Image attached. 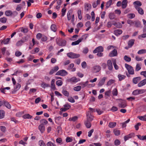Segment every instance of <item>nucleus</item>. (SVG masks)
Wrapping results in <instances>:
<instances>
[{
	"label": "nucleus",
	"mask_w": 146,
	"mask_h": 146,
	"mask_svg": "<svg viewBox=\"0 0 146 146\" xmlns=\"http://www.w3.org/2000/svg\"><path fill=\"white\" fill-rule=\"evenodd\" d=\"M135 134L134 133H131L128 135H125L124 137V139L125 141L129 139L134 137L135 136Z\"/></svg>",
	"instance_id": "7"
},
{
	"label": "nucleus",
	"mask_w": 146,
	"mask_h": 146,
	"mask_svg": "<svg viewBox=\"0 0 146 146\" xmlns=\"http://www.w3.org/2000/svg\"><path fill=\"white\" fill-rule=\"evenodd\" d=\"M13 12L11 11L7 10L5 12V14L7 16H9L12 15Z\"/></svg>",
	"instance_id": "31"
},
{
	"label": "nucleus",
	"mask_w": 146,
	"mask_h": 146,
	"mask_svg": "<svg viewBox=\"0 0 146 146\" xmlns=\"http://www.w3.org/2000/svg\"><path fill=\"white\" fill-rule=\"evenodd\" d=\"M87 120L90 121H92L93 119L94 116L91 114L89 111L86 113Z\"/></svg>",
	"instance_id": "6"
},
{
	"label": "nucleus",
	"mask_w": 146,
	"mask_h": 146,
	"mask_svg": "<svg viewBox=\"0 0 146 146\" xmlns=\"http://www.w3.org/2000/svg\"><path fill=\"white\" fill-rule=\"evenodd\" d=\"M124 60L127 62H130L131 60V58L128 56L127 55H125L124 56Z\"/></svg>",
	"instance_id": "41"
},
{
	"label": "nucleus",
	"mask_w": 146,
	"mask_h": 146,
	"mask_svg": "<svg viewBox=\"0 0 146 146\" xmlns=\"http://www.w3.org/2000/svg\"><path fill=\"white\" fill-rule=\"evenodd\" d=\"M146 37V33H143L142 35H139L138 36L139 39H141V38H145Z\"/></svg>",
	"instance_id": "61"
},
{
	"label": "nucleus",
	"mask_w": 146,
	"mask_h": 146,
	"mask_svg": "<svg viewBox=\"0 0 146 146\" xmlns=\"http://www.w3.org/2000/svg\"><path fill=\"white\" fill-rule=\"evenodd\" d=\"M135 21H133L130 19H128L127 21V23L129 24L131 26H133L134 25Z\"/></svg>",
	"instance_id": "40"
},
{
	"label": "nucleus",
	"mask_w": 146,
	"mask_h": 146,
	"mask_svg": "<svg viewBox=\"0 0 146 146\" xmlns=\"http://www.w3.org/2000/svg\"><path fill=\"white\" fill-rule=\"evenodd\" d=\"M127 3L128 1L127 0H123L121 3L122 8H125L127 6Z\"/></svg>",
	"instance_id": "18"
},
{
	"label": "nucleus",
	"mask_w": 146,
	"mask_h": 146,
	"mask_svg": "<svg viewBox=\"0 0 146 146\" xmlns=\"http://www.w3.org/2000/svg\"><path fill=\"white\" fill-rule=\"evenodd\" d=\"M135 7L139 14L141 15H143L144 14V11L142 8L137 6H135Z\"/></svg>",
	"instance_id": "11"
},
{
	"label": "nucleus",
	"mask_w": 146,
	"mask_h": 146,
	"mask_svg": "<svg viewBox=\"0 0 146 146\" xmlns=\"http://www.w3.org/2000/svg\"><path fill=\"white\" fill-rule=\"evenodd\" d=\"M81 89V86H78L76 87H75L74 88V91H80Z\"/></svg>",
	"instance_id": "48"
},
{
	"label": "nucleus",
	"mask_w": 146,
	"mask_h": 146,
	"mask_svg": "<svg viewBox=\"0 0 146 146\" xmlns=\"http://www.w3.org/2000/svg\"><path fill=\"white\" fill-rule=\"evenodd\" d=\"M51 30L54 32H56L57 30L56 26L54 24H52L50 27Z\"/></svg>",
	"instance_id": "28"
},
{
	"label": "nucleus",
	"mask_w": 146,
	"mask_h": 146,
	"mask_svg": "<svg viewBox=\"0 0 146 146\" xmlns=\"http://www.w3.org/2000/svg\"><path fill=\"white\" fill-rule=\"evenodd\" d=\"M93 71L94 72L97 73L99 72L101 69V67L99 65H96L93 67Z\"/></svg>",
	"instance_id": "9"
},
{
	"label": "nucleus",
	"mask_w": 146,
	"mask_h": 146,
	"mask_svg": "<svg viewBox=\"0 0 146 146\" xmlns=\"http://www.w3.org/2000/svg\"><path fill=\"white\" fill-rule=\"evenodd\" d=\"M116 125V123L115 122H110L109 124V127L110 128H113Z\"/></svg>",
	"instance_id": "35"
},
{
	"label": "nucleus",
	"mask_w": 146,
	"mask_h": 146,
	"mask_svg": "<svg viewBox=\"0 0 146 146\" xmlns=\"http://www.w3.org/2000/svg\"><path fill=\"white\" fill-rule=\"evenodd\" d=\"M106 78L104 77L103 78L98 84V86H102L105 82Z\"/></svg>",
	"instance_id": "15"
},
{
	"label": "nucleus",
	"mask_w": 146,
	"mask_h": 146,
	"mask_svg": "<svg viewBox=\"0 0 146 146\" xmlns=\"http://www.w3.org/2000/svg\"><path fill=\"white\" fill-rule=\"evenodd\" d=\"M115 81L113 80H110L108 81L107 83V85L108 86H110L112 84L114 83Z\"/></svg>",
	"instance_id": "53"
},
{
	"label": "nucleus",
	"mask_w": 146,
	"mask_h": 146,
	"mask_svg": "<svg viewBox=\"0 0 146 146\" xmlns=\"http://www.w3.org/2000/svg\"><path fill=\"white\" fill-rule=\"evenodd\" d=\"M64 107L66 108L67 110L69 109L71 107V106L68 103H66L64 105Z\"/></svg>",
	"instance_id": "63"
},
{
	"label": "nucleus",
	"mask_w": 146,
	"mask_h": 146,
	"mask_svg": "<svg viewBox=\"0 0 146 146\" xmlns=\"http://www.w3.org/2000/svg\"><path fill=\"white\" fill-rule=\"evenodd\" d=\"M23 43L22 42V41L20 40L18 41L16 43V45L17 46H21Z\"/></svg>",
	"instance_id": "57"
},
{
	"label": "nucleus",
	"mask_w": 146,
	"mask_h": 146,
	"mask_svg": "<svg viewBox=\"0 0 146 146\" xmlns=\"http://www.w3.org/2000/svg\"><path fill=\"white\" fill-rule=\"evenodd\" d=\"M135 41V40L134 39H131L128 41V44L129 48L132 47Z\"/></svg>",
	"instance_id": "17"
},
{
	"label": "nucleus",
	"mask_w": 146,
	"mask_h": 146,
	"mask_svg": "<svg viewBox=\"0 0 146 146\" xmlns=\"http://www.w3.org/2000/svg\"><path fill=\"white\" fill-rule=\"evenodd\" d=\"M126 76H125L123 75H121L120 74H119L118 75V78H119V80L120 81H121L124 79Z\"/></svg>",
	"instance_id": "24"
},
{
	"label": "nucleus",
	"mask_w": 146,
	"mask_h": 146,
	"mask_svg": "<svg viewBox=\"0 0 146 146\" xmlns=\"http://www.w3.org/2000/svg\"><path fill=\"white\" fill-rule=\"evenodd\" d=\"M112 25H114L115 27L119 28H121L122 27V25L119 22L115 23L112 24Z\"/></svg>",
	"instance_id": "25"
},
{
	"label": "nucleus",
	"mask_w": 146,
	"mask_h": 146,
	"mask_svg": "<svg viewBox=\"0 0 146 146\" xmlns=\"http://www.w3.org/2000/svg\"><path fill=\"white\" fill-rule=\"evenodd\" d=\"M39 50V48H36L34 50L31 51V53L32 54H35L36 53L38 52Z\"/></svg>",
	"instance_id": "42"
},
{
	"label": "nucleus",
	"mask_w": 146,
	"mask_h": 146,
	"mask_svg": "<svg viewBox=\"0 0 146 146\" xmlns=\"http://www.w3.org/2000/svg\"><path fill=\"white\" fill-rule=\"evenodd\" d=\"M138 118H139V119L141 120L146 121V118L145 117V116H138Z\"/></svg>",
	"instance_id": "59"
},
{
	"label": "nucleus",
	"mask_w": 146,
	"mask_h": 146,
	"mask_svg": "<svg viewBox=\"0 0 146 146\" xmlns=\"http://www.w3.org/2000/svg\"><path fill=\"white\" fill-rule=\"evenodd\" d=\"M21 87V86L20 84L19 83L17 84L14 87V90L15 91H17L20 89Z\"/></svg>",
	"instance_id": "46"
},
{
	"label": "nucleus",
	"mask_w": 146,
	"mask_h": 146,
	"mask_svg": "<svg viewBox=\"0 0 146 146\" xmlns=\"http://www.w3.org/2000/svg\"><path fill=\"white\" fill-rule=\"evenodd\" d=\"M56 84L58 86H61L62 84V82L60 80H58L56 82Z\"/></svg>",
	"instance_id": "52"
},
{
	"label": "nucleus",
	"mask_w": 146,
	"mask_h": 146,
	"mask_svg": "<svg viewBox=\"0 0 146 146\" xmlns=\"http://www.w3.org/2000/svg\"><path fill=\"white\" fill-rule=\"evenodd\" d=\"M134 26L136 27H141V22L138 20L135 21Z\"/></svg>",
	"instance_id": "22"
},
{
	"label": "nucleus",
	"mask_w": 146,
	"mask_h": 146,
	"mask_svg": "<svg viewBox=\"0 0 146 146\" xmlns=\"http://www.w3.org/2000/svg\"><path fill=\"white\" fill-rule=\"evenodd\" d=\"M117 89L115 88L113 90L112 94L113 95L117 96Z\"/></svg>",
	"instance_id": "56"
},
{
	"label": "nucleus",
	"mask_w": 146,
	"mask_h": 146,
	"mask_svg": "<svg viewBox=\"0 0 146 146\" xmlns=\"http://www.w3.org/2000/svg\"><path fill=\"white\" fill-rule=\"evenodd\" d=\"M146 84V78L143 80L140 81L138 84L137 86L139 87H140L144 86Z\"/></svg>",
	"instance_id": "14"
},
{
	"label": "nucleus",
	"mask_w": 146,
	"mask_h": 146,
	"mask_svg": "<svg viewBox=\"0 0 146 146\" xmlns=\"http://www.w3.org/2000/svg\"><path fill=\"white\" fill-rule=\"evenodd\" d=\"M141 64H137L135 68V71H138L141 68Z\"/></svg>",
	"instance_id": "30"
},
{
	"label": "nucleus",
	"mask_w": 146,
	"mask_h": 146,
	"mask_svg": "<svg viewBox=\"0 0 146 146\" xmlns=\"http://www.w3.org/2000/svg\"><path fill=\"white\" fill-rule=\"evenodd\" d=\"M117 50L116 49H114L113 51L110 52L109 54V56L110 57H113L116 56L117 55Z\"/></svg>",
	"instance_id": "10"
},
{
	"label": "nucleus",
	"mask_w": 146,
	"mask_h": 146,
	"mask_svg": "<svg viewBox=\"0 0 146 146\" xmlns=\"http://www.w3.org/2000/svg\"><path fill=\"white\" fill-rule=\"evenodd\" d=\"M141 80V78L139 76L134 78L133 79V82L135 84H136Z\"/></svg>",
	"instance_id": "16"
},
{
	"label": "nucleus",
	"mask_w": 146,
	"mask_h": 146,
	"mask_svg": "<svg viewBox=\"0 0 146 146\" xmlns=\"http://www.w3.org/2000/svg\"><path fill=\"white\" fill-rule=\"evenodd\" d=\"M5 115V112L3 110H0V119L3 118Z\"/></svg>",
	"instance_id": "47"
},
{
	"label": "nucleus",
	"mask_w": 146,
	"mask_h": 146,
	"mask_svg": "<svg viewBox=\"0 0 146 146\" xmlns=\"http://www.w3.org/2000/svg\"><path fill=\"white\" fill-rule=\"evenodd\" d=\"M33 116L30 115L29 114H25L23 116V117L25 119H31L32 117Z\"/></svg>",
	"instance_id": "29"
},
{
	"label": "nucleus",
	"mask_w": 146,
	"mask_h": 146,
	"mask_svg": "<svg viewBox=\"0 0 146 146\" xmlns=\"http://www.w3.org/2000/svg\"><path fill=\"white\" fill-rule=\"evenodd\" d=\"M62 92L63 94L66 96L68 97L69 95V92L64 90H62Z\"/></svg>",
	"instance_id": "39"
},
{
	"label": "nucleus",
	"mask_w": 146,
	"mask_h": 146,
	"mask_svg": "<svg viewBox=\"0 0 146 146\" xmlns=\"http://www.w3.org/2000/svg\"><path fill=\"white\" fill-rule=\"evenodd\" d=\"M78 18L80 20L82 19V16H81V11L80 10H79L78 11Z\"/></svg>",
	"instance_id": "50"
},
{
	"label": "nucleus",
	"mask_w": 146,
	"mask_h": 146,
	"mask_svg": "<svg viewBox=\"0 0 146 146\" xmlns=\"http://www.w3.org/2000/svg\"><path fill=\"white\" fill-rule=\"evenodd\" d=\"M67 55L68 57L71 58H77L80 56L79 54L74 53L72 52L68 53Z\"/></svg>",
	"instance_id": "3"
},
{
	"label": "nucleus",
	"mask_w": 146,
	"mask_h": 146,
	"mask_svg": "<svg viewBox=\"0 0 146 146\" xmlns=\"http://www.w3.org/2000/svg\"><path fill=\"white\" fill-rule=\"evenodd\" d=\"M125 66L129 74L133 75L134 74V70L132 66L126 63L125 64Z\"/></svg>",
	"instance_id": "2"
},
{
	"label": "nucleus",
	"mask_w": 146,
	"mask_h": 146,
	"mask_svg": "<svg viewBox=\"0 0 146 146\" xmlns=\"http://www.w3.org/2000/svg\"><path fill=\"white\" fill-rule=\"evenodd\" d=\"M38 128L40 131L42 133L44 131L45 127L44 125L40 124L38 127Z\"/></svg>",
	"instance_id": "32"
},
{
	"label": "nucleus",
	"mask_w": 146,
	"mask_h": 146,
	"mask_svg": "<svg viewBox=\"0 0 146 146\" xmlns=\"http://www.w3.org/2000/svg\"><path fill=\"white\" fill-rule=\"evenodd\" d=\"M90 121L86 120L84 122L85 125L88 128H90L91 126V124Z\"/></svg>",
	"instance_id": "23"
},
{
	"label": "nucleus",
	"mask_w": 146,
	"mask_h": 146,
	"mask_svg": "<svg viewBox=\"0 0 146 146\" xmlns=\"http://www.w3.org/2000/svg\"><path fill=\"white\" fill-rule=\"evenodd\" d=\"M133 4L135 5L134 6H137L139 7V6H140L142 5V3L141 2L139 1H135L133 3Z\"/></svg>",
	"instance_id": "38"
},
{
	"label": "nucleus",
	"mask_w": 146,
	"mask_h": 146,
	"mask_svg": "<svg viewBox=\"0 0 146 146\" xmlns=\"http://www.w3.org/2000/svg\"><path fill=\"white\" fill-rule=\"evenodd\" d=\"M112 2V0H110L107 2L106 4V8H108L111 5Z\"/></svg>",
	"instance_id": "55"
},
{
	"label": "nucleus",
	"mask_w": 146,
	"mask_h": 146,
	"mask_svg": "<svg viewBox=\"0 0 146 146\" xmlns=\"http://www.w3.org/2000/svg\"><path fill=\"white\" fill-rule=\"evenodd\" d=\"M127 17L129 19H132L135 18V15L133 13L129 14L127 15Z\"/></svg>",
	"instance_id": "37"
},
{
	"label": "nucleus",
	"mask_w": 146,
	"mask_h": 146,
	"mask_svg": "<svg viewBox=\"0 0 146 146\" xmlns=\"http://www.w3.org/2000/svg\"><path fill=\"white\" fill-rule=\"evenodd\" d=\"M56 42L57 44L59 46H65L66 43V40L58 38L56 39Z\"/></svg>",
	"instance_id": "1"
},
{
	"label": "nucleus",
	"mask_w": 146,
	"mask_h": 146,
	"mask_svg": "<svg viewBox=\"0 0 146 146\" xmlns=\"http://www.w3.org/2000/svg\"><path fill=\"white\" fill-rule=\"evenodd\" d=\"M146 53V50L142 49L139 50L137 52V54H142Z\"/></svg>",
	"instance_id": "43"
},
{
	"label": "nucleus",
	"mask_w": 146,
	"mask_h": 146,
	"mask_svg": "<svg viewBox=\"0 0 146 146\" xmlns=\"http://www.w3.org/2000/svg\"><path fill=\"white\" fill-rule=\"evenodd\" d=\"M66 141L67 143L72 142L73 140L72 139L69 137H67L66 139Z\"/></svg>",
	"instance_id": "64"
},
{
	"label": "nucleus",
	"mask_w": 146,
	"mask_h": 146,
	"mask_svg": "<svg viewBox=\"0 0 146 146\" xmlns=\"http://www.w3.org/2000/svg\"><path fill=\"white\" fill-rule=\"evenodd\" d=\"M137 136L138 137V138L140 140L143 141L145 140L146 141L145 135H143L141 136L140 135H137Z\"/></svg>",
	"instance_id": "26"
},
{
	"label": "nucleus",
	"mask_w": 146,
	"mask_h": 146,
	"mask_svg": "<svg viewBox=\"0 0 146 146\" xmlns=\"http://www.w3.org/2000/svg\"><path fill=\"white\" fill-rule=\"evenodd\" d=\"M56 142L57 143L61 144L62 143V139L61 138H58L56 139Z\"/></svg>",
	"instance_id": "54"
},
{
	"label": "nucleus",
	"mask_w": 146,
	"mask_h": 146,
	"mask_svg": "<svg viewBox=\"0 0 146 146\" xmlns=\"http://www.w3.org/2000/svg\"><path fill=\"white\" fill-rule=\"evenodd\" d=\"M10 39V38H9L6 39H4L3 40H0V42H1V44H9Z\"/></svg>",
	"instance_id": "12"
},
{
	"label": "nucleus",
	"mask_w": 146,
	"mask_h": 146,
	"mask_svg": "<svg viewBox=\"0 0 146 146\" xmlns=\"http://www.w3.org/2000/svg\"><path fill=\"white\" fill-rule=\"evenodd\" d=\"M139 94H142L146 91L145 89H138Z\"/></svg>",
	"instance_id": "62"
},
{
	"label": "nucleus",
	"mask_w": 146,
	"mask_h": 146,
	"mask_svg": "<svg viewBox=\"0 0 146 146\" xmlns=\"http://www.w3.org/2000/svg\"><path fill=\"white\" fill-rule=\"evenodd\" d=\"M122 33V30L119 29L116 30L114 31V33L117 36L121 34Z\"/></svg>",
	"instance_id": "20"
},
{
	"label": "nucleus",
	"mask_w": 146,
	"mask_h": 146,
	"mask_svg": "<svg viewBox=\"0 0 146 146\" xmlns=\"http://www.w3.org/2000/svg\"><path fill=\"white\" fill-rule=\"evenodd\" d=\"M85 36V35H83L80 38L78 39L77 41L72 42L71 44L72 46L78 44L79 43L82 42L84 39V37Z\"/></svg>",
	"instance_id": "5"
},
{
	"label": "nucleus",
	"mask_w": 146,
	"mask_h": 146,
	"mask_svg": "<svg viewBox=\"0 0 146 146\" xmlns=\"http://www.w3.org/2000/svg\"><path fill=\"white\" fill-rule=\"evenodd\" d=\"M3 104H4L5 106L7 107L8 109H10L11 108V106L10 104H9L8 102H6L5 101L4 102H3Z\"/></svg>",
	"instance_id": "44"
},
{
	"label": "nucleus",
	"mask_w": 146,
	"mask_h": 146,
	"mask_svg": "<svg viewBox=\"0 0 146 146\" xmlns=\"http://www.w3.org/2000/svg\"><path fill=\"white\" fill-rule=\"evenodd\" d=\"M40 122L41 124H42L43 125H44L46 124L48 122V121L44 119H42L40 121Z\"/></svg>",
	"instance_id": "45"
},
{
	"label": "nucleus",
	"mask_w": 146,
	"mask_h": 146,
	"mask_svg": "<svg viewBox=\"0 0 146 146\" xmlns=\"http://www.w3.org/2000/svg\"><path fill=\"white\" fill-rule=\"evenodd\" d=\"M127 106L126 103L125 101H122L119 104V106L121 108H125Z\"/></svg>",
	"instance_id": "19"
},
{
	"label": "nucleus",
	"mask_w": 146,
	"mask_h": 146,
	"mask_svg": "<svg viewBox=\"0 0 146 146\" xmlns=\"http://www.w3.org/2000/svg\"><path fill=\"white\" fill-rule=\"evenodd\" d=\"M89 82L88 81H86L85 82H82L80 84L81 85L82 88H84L86 87L88 84Z\"/></svg>",
	"instance_id": "33"
},
{
	"label": "nucleus",
	"mask_w": 146,
	"mask_h": 146,
	"mask_svg": "<svg viewBox=\"0 0 146 146\" xmlns=\"http://www.w3.org/2000/svg\"><path fill=\"white\" fill-rule=\"evenodd\" d=\"M7 19L5 17L0 18V22L2 23H5L7 21Z\"/></svg>",
	"instance_id": "51"
},
{
	"label": "nucleus",
	"mask_w": 146,
	"mask_h": 146,
	"mask_svg": "<svg viewBox=\"0 0 146 146\" xmlns=\"http://www.w3.org/2000/svg\"><path fill=\"white\" fill-rule=\"evenodd\" d=\"M107 65L108 66V69L110 70H111L113 69V66L112 62L111 61L109 60L107 62Z\"/></svg>",
	"instance_id": "13"
},
{
	"label": "nucleus",
	"mask_w": 146,
	"mask_h": 146,
	"mask_svg": "<svg viewBox=\"0 0 146 146\" xmlns=\"http://www.w3.org/2000/svg\"><path fill=\"white\" fill-rule=\"evenodd\" d=\"M104 49L103 47L102 46L98 47L94 50L93 52L94 53H96L99 52H102L103 51Z\"/></svg>",
	"instance_id": "8"
},
{
	"label": "nucleus",
	"mask_w": 146,
	"mask_h": 146,
	"mask_svg": "<svg viewBox=\"0 0 146 146\" xmlns=\"http://www.w3.org/2000/svg\"><path fill=\"white\" fill-rule=\"evenodd\" d=\"M68 74L67 72L64 70H62L58 71L56 73L57 75H60L62 76H65Z\"/></svg>",
	"instance_id": "4"
},
{
	"label": "nucleus",
	"mask_w": 146,
	"mask_h": 146,
	"mask_svg": "<svg viewBox=\"0 0 146 146\" xmlns=\"http://www.w3.org/2000/svg\"><path fill=\"white\" fill-rule=\"evenodd\" d=\"M113 132L114 135L116 136H118L120 133V131L117 129H114Z\"/></svg>",
	"instance_id": "34"
},
{
	"label": "nucleus",
	"mask_w": 146,
	"mask_h": 146,
	"mask_svg": "<svg viewBox=\"0 0 146 146\" xmlns=\"http://www.w3.org/2000/svg\"><path fill=\"white\" fill-rule=\"evenodd\" d=\"M67 81L68 82H77V78L75 77H73L71 78L68 79Z\"/></svg>",
	"instance_id": "21"
},
{
	"label": "nucleus",
	"mask_w": 146,
	"mask_h": 146,
	"mask_svg": "<svg viewBox=\"0 0 146 146\" xmlns=\"http://www.w3.org/2000/svg\"><path fill=\"white\" fill-rule=\"evenodd\" d=\"M21 32L26 33L28 32V30L27 28H24L22 27L21 28Z\"/></svg>",
	"instance_id": "49"
},
{
	"label": "nucleus",
	"mask_w": 146,
	"mask_h": 146,
	"mask_svg": "<svg viewBox=\"0 0 146 146\" xmlns=\"http://www.w3.org/2000/svg\"><path fill=\"white\" fill-rule=\"evenodd\" d=\"M38 143L40 146H46V145L43 140L39 141Z\"/></svg>",
	"instance_id": "60"
},
{
	"label": "nucleus",
	"mask_w": 146,
	"mask_h": 146,
	"mask_svg": "<svg viewBox=\"0 0 146 146\" xmlns=\"http://www.w3.org/2000/svg\"><path fill=\"white\" fill-rule=\"evenodd\" d=\"M78 119V117L77 116H74L73 117H70L68 119L69 121H75Z\"/></svg>",
	"instance_id": "36"
},
{
	"label": "nucleus",
	"mask_w": 146,
	"mask_h": 146,
	"mask_svg": "<svg viewBox=\"0 0 146 146\" xmlns=\"http://www.w3.org/2000/svg\"><path fill=\"white\" fill-rule=\"evenodd\" d=\"M47 146H56V144L51 141L48 142L46 144Z\"/></svg>",
	"instance_id": "58"
},
{
	"label": "nucleus",
	"mask_w": 146,
	"mask_h": 146,
	"mask_svg": "<svg viewBox=\"0 0 146 146\" xmlns=\"http://www.w3.org/2000/svg\"><path fill=\"white\" fill-rule=\"evenodd\" d=\"M72 13L71 10H69L67 14V19L68 21H70L71 19L72 16L71 14Z\"/></svg>",
	"instance_id": "27"
}]
</instances>
